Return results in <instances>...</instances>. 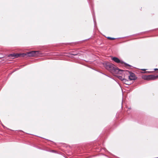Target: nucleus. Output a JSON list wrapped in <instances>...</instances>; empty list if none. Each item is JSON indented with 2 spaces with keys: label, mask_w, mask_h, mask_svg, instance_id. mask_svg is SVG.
<instances>
[{
  "label": "nucleus",
  "mask_w": 158,
  "mask_h": 158,
  "mask_svg": "<svg viewBox=\"0 0 158 158\" xmlns=\"http://www.w3.org/2000/svg\"><path fill=\"white\" fill-rule=\"evenodd\" d=\"M26 54L24 53L22 54H10L9 56L10 57H12V59H14L15 58H17L20 56L24 57L25 56H26Z\"/></svg>",
  "instance_id": "obj_3"
},
{
  "label": "nucleus",
  "mask_w": 158,
  "mask_h": 158,
  "mask_svg": "<svg viewBox=\"0 0 158 158\" xmlns=\"http://www.w3.org/2000/svg\"><path fill=\"white\" fill-rule=\"evenodd\" d=\"M103 64L107 70L113 73L120 74L121 73L120 72L123 71V70L119 69L114 64L110 63L105 62Z\"/></svg>",
  "instance_id": "obj_1"
},
{
  "label": "nucleus",
  "mask_w": 158,
  "mask_h": 158,
  "mask_svg": "<svg viewBox=\"0 0 158 158\" xmlns=\"http://www.w3.org/2000/svg\"><path fill=\"white\" fill-rule=\"evenodd\" d=\"M142 78L145 80H150V75L143 76Z\"/></svg>",
  "instance_id": "obj_7"
},
{
  "label": "nucleus",
  "mask_w": 158,
  "mask_h": 158,
  "mask_svg": "<svg viewBox=\"0 0 158 158\" xmlns=\"http://www.w3.org/2000/svg\"><path fill=\"white\" fill-rule=\"evenodd\" d=\"M39 52L38 51H32L27 52L26 54L29 56H36L39 55Z\"/></svg>",
  "instance_id": "obj_2"
},
{
  "label": "nucleus",
  "mask_w": 158,
  "mask_h": 158,
  "mask_svg": "<svg viewBox=\"0 0 158 158\" xmlns=\"http://www.w3.org/2000/svg\"><path fill=\"white\" fill-rule=\"evenodd\" d=\"M137 78V77L135 76V73L132 72H130L129 79L130 80H135Z\"/></svg>",
  "instance_id": "obj_4"
},
{
  "label": "nucleus",
  "mask_w": 158,
  "mask_h": 158,
  "mask_svg": "<svg viewBox=\"0 0 158 158\" xmlns=\"http://www.w3.org/2000/svg\"><path fill=\"white\" fill-rule=\"evenodd\" d=\"M118 77L119 79L122 81H123V80L124 79V78H123V77L121 76H118Z\"/></svg>",
  "instance_id": "obj_9"
},
{
  "label": "nucleus",
  "mask_w": 158,
  "mask_h": 158,
  "mask_svg": "<svg viewBox=\"0 0 158 158\" xmlns=\"http://www.w3.org/2000/svg\"><path fill=\"white\" fill-rule=\"evenodd\" d=\"M112 60L115 62L118 63H121L123 64L124 63L123 62L120 60L118 58L116 57H113L112 58Z\"/></svg>",
  "instance_id": "obj_5"
},
{
  "label": "nucleus",
  "mask_w": 158,
  "mask_h": 158,
  "mask_svg": "<svg viewBox=\"0 0 158 158\" xmlns=\"http://www.w3.org/2000/svg\"><path fill=\"white\" fill-rule=\"evenodd\" d=\"M125 65H126V66H130L129 64H127V63H125Z\"/></svg>",
  "instance_id": "obj_11"
},
{
  "label": "nucleus",
  "mask_w": 158,
  "mask_h": 158,
  "mask_svg": "<svg viewBox=\"0 0 158 158\" xmlns=\"http://www.w3.org/2000/svg\"><path fill=\"white\" fill-rule=\"evenodd\" d=\"M142 70H143L145 71L146 69H142Z\"/></svg>",
  "instance_id": "obj_14"
},
{
  "label": "nucleus",
  "mask_w": 158,
  "mask_h": 158,
  "mask_svg": "<svg viewBox=\"0 0 158 158\" xmlns=\"http://www.w3.org/2000/svg\"><path fill=\"white\" fill-rule=\"evenodd\" d=\"M158 78V75L155 76L153 75H150V80H154Z\"/></svg>",
  "instance_id": "obj_6"
},
{
  "label": "nucleus",
  "mask_w": 158,
  "mask_h": 158,
  "mask_svg": "<svg viewBox=\"0 0 158 158\" xmlns=\"http://www.w3.org/2000/svg\"><path fill=\"white\" fill-rule=\"evenodd\" d=\"M72 55H77V54H76L75 53H73V54H72Z\"/></svg>",
  "instance_id": "obj_12"
},
{
  "label": "nucleus",
  "mask_w": 158,
  "mask_h": 158,
  "mask_svg": "<svg viewBox=\"0 0 158 158\" xmlns=\"http://www.w3.org/2000/svg\"><path fill=\"white\" fill-rule=\"evenodd\" d=\"M107 38L111 40H115V39H116V38H111V37H107Z\"/></svg>",
  "instance_id": "obj_10"
},
{
  "label": "nucleus",
  "mask_w": 158,
  "mask_h": 158,
  "mask_svg": "<svg viewBox=\"0 0 158 158\" xmlns=\"http://www.w3.org/2000/svg\"><path fill=\"white\" fill-rule=\"evenodd\" d=\"M155 69V70H158V69Z\"/></svg>",
  "instance_id": "obj_13"
},
{
  "label": "nucleus",
  "mask_w": 158,
  "mask_h": 158,
  "mask_svg": "<svg viewBox=\"0 0 158 158\" xmlns=\"http://www.w3.org/2000/svg\"><path fill=\"white\" fill-rule=\"evenodd\" d=\"M123 83H124L125 84L127 85H130V83L129 82V81L128 80H127L126 79H124V80H123Z\"/></svg>",
  "instance_id": "obj_8"
}]
</instances>
